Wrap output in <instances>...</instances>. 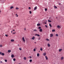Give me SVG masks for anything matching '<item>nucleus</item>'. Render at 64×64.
<instances>
[{
  "mask_svg": "<svg viewBox=\"0 0 64 64\" xmlns=\"http://www.w3.org/2000/svg\"><path fill=\"white\" fill-rule=\"evenodd\" d=\"M1 62V63H2V62L1 61V62Z\"/></svg>",
  "mask_w": 64,
  "mask_h": 64,
  "instance_id": "49",
  "label": "nucleus"
},
{
  "mask_svg": "<svg viewBox=\"0 0 64 64\" xmlns=\"http://www.w3.org/2000/svg\"><path fill=\"white\" fill-rule=\"evenodd\" d=\"M46 24L47 23H46V22H45L44 23L45 24Z\"/></svg>",
  "mask_w": 64,
  "mask_h": 64,
  "instance_id": "44",
  "label": "nucleus"
},
{
  "mask_svg": "<svg viewBox=\"0 0 64 64\" xmlns=\"http://www.w3.org/2000/svg\"><path fill=\"white\" fill-rule=\"evenodd\" d=\"M13 31H15V30H13Z\"/></svg>",
  "mask_w": 64,
  "mask_h": 64,
  "instance_id": "46",
  "label": "nucleus"
},
{
  "mask_svg": "<svg viewBox=\"0 0 64 64\" xmlns=\"http://www.w3.org/2000/svg\"><path fill=\"white\" fill-rule=\"evenodd\" d=\"M13 34H15V33H14V32H13Z\"/></svg>",
  "mask_w": 64,
  "mask_h": 64,
  "instance_id": "45",
  "label": "nucleus"
},
{
  "mask_svg": "<svg viewBox=\"0 0 64 64\" xmlns=\"http://www.w3.org/2000/svg\"><path fill=\"white\" fill-rule=\"evenodd\" d=\"M4 0H0L1 2H3Z\"/></svg>",
  "mask_w": 64,
  "mask_h": 64,
  "instance_id": "37",
  "label": "nucleus"
},
{
  "mask_svg": "<svg viewBox=\"0 0 64 64\" xmlns=\"http://www.w3.org/2000/svg\"><path fill=\"white\" fill-rule=\"evenodd\" d=\"M47 10V8H45V11H46Z\"/></svg>",
  "mask_w": 64,
  "mask_h": 64,
  "instance_id": "38",
  "label": "nucleus"
},
{
  "mask_svg": "<svg viewBox=\"0 0 64 64\" xmlns=\"http://www.w3.org/2000/svg\"><path fill=\"white\" fill-rule=\"evenodd\" d=\"M48 21L49 22H52L50 20H48Z\"/></svg>",
  "mask_w": 64,
  "mask_h": 64,
  "instance_id": "28",
  "label": "nucleus"
},
{
  "mask_svg": "<svg viewBox=\"0 0 64 64\" xmlns=\"http://www.w3.org/2000/svg\"><path fill=\"white\" fill-rule=\"evenodd\" d=\"M22 40L24 42H25V38H24V37H22Z\"/></svg>",
  "mask_w": 64,
  "mask_h": 64,
  "instance_id": "2",
  "label": "nucleus"
},
{
  "mask_svg": "<svg viewBox=\"0 0 64 64\" xmlns=\"http://www.w3.org/2000/svg\"><path fill=\"white\" fill-rule=\"evenodd\" d=\"M40 51H42L43 50V49H42V48H41L40 49Z\"/></svg>",
  "mask_w": 64,
  "mask_h": 64,
  "instance_id": "34",
  "label": "nucleus"
},
{
  "mask_svg": "<svg viewBox=\"0 0 64 64\" xmlns=\"http://www.w3.org/2000/svg\"><path fill=\"white\" fill-rule=\"evenodd\" d=\"M13 6H12L10 8V9H13Z\"/></svg>",
  "mask_w": 64,
  "mask_h": 64,
  "instance_id": "22",
  "label": "nucleus"
},
{
  "mask_svg": "<svg viewBox=\"0 0 64 64\" xmlns=\"http://www.w3.org/2000/svg\"><path fill=\"white\" fill-rule=\"evenodd\" d=\"M37 26H40V24H37Z\"/></svg>",
  "mask_w": 64,
  "mask_h": 64,
  "instance_id": "24",
  "label": "nucleus"
},
{
  "mask_svg": "<svg viewBox=\"0 0 64 64\" xmlns=\"http://www.w3.org/2000/svg\"><path fill=\"white\" fill-rule=\"evenodd\" d=\"M18 46H19V44H18Z\"/></svg>",
  "mask_w": 64,
  "mask_h": 64,
  "instance_id": "50",
  "label": "nucleus"
},
{
  "mask_svg": "<svg viewBox=\"0 0 64 64\" xmlns=\"http://www.w3.org/2000/svg\"><path fill=\"white\" fill-rule=\"evenodd\" d=\"M2 46H2V45H1L0 46V47H2Z\"/></svg>",
  "mask_w": 64,
  "mask_h": 64,
  "instance_id": "30",
  "label": "nucleus"
},
{
  "mask_svg": "<svg viewBox=\"0 0 64 64\" xmlns=\"http://www.w3.org/2000/svg\"><path fill=\"white\" fill-rule=\"evenodd\" d=\"M41 27L40 26H39L38 27V29H41Z\"/></svg>",
  "mask_w": 64,
  "mask_h": 64,
  "instance_id": "35",
  "label": "nucleus"
},
{
  "mask_svg": "<svg viewBox=\"0 0 64 64\" xmlns=\"http://www.w3.org/2000/svg\"><path fill=\"white\" fill-rule=\"evenodd\" d=\"M2 58V59H3V58Z\"/></svg>",
  "mask_w": 64,
  "mask_h": 64,
  "instance_id": "54",
  "label": "nucleus"
},
{
  "mask_svg": "<svg viewBox=\"0 0 64 64\" xmlns=\"http://www.w3.org/2000/svg\"><path fill=\"white\" fill-rule=\"evenodd\" d=\"M30 58H32V57L31 56H30Z\"/></svg>",
  "mask_w": 64,
  "mask_h": 64,
  "instance_id": "43",
  "label": "nucleus"
},
{
  "mask_svg": "<svg viewBox=\"0 0 64 64\" xmlns=\"http://www.w3.org/2000/svg\"><path fill=\"white\" fill-rule=\"evenodd\" d=\"M39 52H40V51H39Z\"/></svg>",
  "mask_w": 64,
  "mask_h": 64,
  "instance_id": "57",
  "label": "nucleus"
},
{
  "mask_svg": "<svg viewBox=\"0 0 64 64\" xmlns=\"http://www.w3.org/2000/svg\"><path fill=\"white\" fill-rule=\"evenodd\" d=\"M49 26H50V27H52V26L51 25V24H50Z\"/></svg>",
  "mask_w": 64,
  "mask_h": 64,
  "instance_id": "23",
  "label": "nucleus"
},
{
  "mask_svg": "<svg viewBox=\"0 0 64 64\" xmlns=\"http://www.w3.org/2000/svg\"><path fill=\"white\" fill-rule=\"evenodd\" d=\"M19 49L20 50H22V48H19Z\"/></svg>",
  "mask_w": 64,
  "mask_h": 64,
  "instance_id": "31",
  "label": "nucleus"
},
{
  "mask_svg": "<svg viewBox=\"0 0 64 64\" xmlns=\"http://www.w3.org/2000/svg\"><path fill=\"white\" fill-rule=\"evenodd\" d=\"M19 8H18L16 7V10H18L19 9Z\"/></svg>",
  "mask_w": 64,
  "mask_h": 64,
  "instance_id": "26",
  "label": "nucleus"
},
{
  "mask_svg": "<svg viewBox=\"0 0 64 64\" xmlns=\"http://www.w3.org/2000/svg\"><path fill=\"white\" fill-rule=\"evenodd\" d=\"M63 59H64V58L63 57H62L61 58V60H63Z\"/></svg>",
  "mask_w": 64,
  "mask_h": 64,
  "instance_id": "18",
  "label": "nucleus"
},
{
  "mask_svg": "<svg viewBox=\"0 0 64 64\" xmlns=\"http://www.w3.org/2000/svg\"><path fill=\"white\" fill-rule=\"evenodd\" d=\"M11 42H14V40L12 39L11 40Z\"/></svg>",
  "mask_w": 64,
  "mask_h": 64,
  "instance_id": "12",
  "label": "nucleus"
},
{
  "mask_svg": "<svg viewBox=\"0 0 64 64\" xmlns=\"http://www.w3.org/2000/svg\"><path fill=\"white\" fill-rule=\"evenodd\" d=\"M62 50V49H60L59 50V52H61Z\"/></svg>",
  "mask_w": 64,
  "mask_h": 64,
  "instance_id": "9",
  "label": "nucleus"
},
{
  "mask_svg": "<svg viewBox=\"0 0 64 64\" xmlns=\"http://www.w3.org/2000/svg\"><path fill=\"white\" fill-rule=\"evenodd\" d=\"M11 33H12V32H12V31H11Z\"/></svg>",
  "mask_w": 64,
  "mask_h": 64,
  "instance_id": "51",
  "label": "nucleus"
},
{
  "mask_svg": "<svg viewBox=\"0 0 64 64\" xmlns=\"http://www.w3.org/2000/svg\"><path fill=\"white\" fill-rule=\"evenodd\" d=\"M55 29L52 30V32H55Z\"/></svg>",
  "mask_w": 64,
  "mask_h": 64,
  "instance_id": "19",
  "label": "nucleus"
},
{
  "mask_svg": "<svg viewBox=\"0 0 64 64\" xmlns=\"http://www.w3.org/2000/svg\"><path fill=\"white\" fill-rule=\"evenodd\" d=\"M32 59L30 60V62H32Z\"/></svg>",
  "mask_w": 64,
  "mask_h": 64,
  "instance_id": "25",
  "label": "nucleus"
},
{
  "mask_svg": "<svg viewBox=\"0 0 64 64\" xmlns=\"http://www.w3.org/2000/svg\"><path fill=\"white\" fill-rule=\"evenodd\" d=\"M0 12H1V11L0 10Z\"/></svg>",
  "mask_w": 64,
  "mask_h": 64,
  "instance_id": "56",
  "label": "nucleus"
},
{
  "mask_svg": "<svg viewBox=\"0 0 64 64\" xmlns=\"http://www.w3.org/2000/svg\"><path fill=\"white\" fill-rule=\"evenodd\" d=\"M43 55L44 56H46V52H44L43 54Z\"/></svg>",
  "mask_w": 64,
  "mask_h": 64,
  "instance_id": "10",
  "label": "nucleus"
},
{
  "mask_svg": "<svg viewBox=\"0 0 64 64\" xmlns=\"http://www.w3.org/2000/svg\"><path fill=\"white\" fill-rule=\"evenodd\" d=\"M28 9H31V8L30 7H29L28 8Z\"/></svg>",
  "mask_w": 64,
  "mask_h": 64,
  "instance_id": "41",
  "label": "nucleus"
},
{
  "mask_svg": "<svg viewBox=\"0 0 64 64\" xmlns=\"http://www.w3.org/2000/svg\"><path fill=\"white\" fill-rule=\"evenodd\" d=\"M35 36H33L32 38V40H34V39H35Z\"/></svg>",
  "mask_w": 64,
  "mask_h": 64,
  "instance_id": "4",
  "label": "nucleus"
},
{
  "mask_svg": "<svg viewBox=\"0 0 64 64\" xmlns=\"http://www.w3.org/2000/svg\"><path fill=\"white\" fill-rule=\"evenodd\" d=\"M39 31L40 32H42V29H40Z\"/></svg>",
  "mask_w": 64,
  "mask_h": 64,
  "instance_id": "6",
  "label": "nucleus"
},
{
  "mask_svg": "<svg viewBox=\"0 0 64 64\" xmlns=\"http://www.w3.org/2000/svg\"><path fill=\"white\" fill-rule=\"evenodd\" d=\"M0 55H2V56H4V55H5V54H4V53H2L1 52H0Z\"/></svg>",
  "mask_w": 64,
  "mask_h": 64,
  "instance_id": "1",
  "label": "nucleus"
},
{
  "mask_svg": "<svg viewBox=\"0 0 64 64\" xmlns=\"http://www.w3.org/2000/svg\"><path fill=\"white\" fill-rule=\"evenodd\" d=\"M24 60H26V57H24Z\"/></svg>",
  "mask_w": 64,
  "mask_h": 64,
  "instance_id": "21",
  "label": "nucleus"
},
{
  "mask_svg": "<svg viewBox=\"0 0 64 64\" xmlns=\"http://www.w3.org/2000/svg\"><path fill=\"white\" fill-rule=\"evenodd\" d=\"M57 27L58 28H60V26H57Z\"/></svg>",
  "mask_w": 64,
  "mask_h": 64,
  "instance_id": "16",
  "label": "nucleus"
},
{
  "mask_svg": "<svg viewBox=\"0 0 64 64\" xmlns=\"http://www.w3.org/2000/svg\"><path fill=\"white\" fill-rule=\"evenodd\" d=\"M45 58L46 60H48V58H47V56H45Z\"/></svg>",
  "mask_w": 64,
  "mask_h": 64,
  "instance_id": "13",
  "label": "nucleus"
},
{
  "mask_svg": "<svg viewBox=\"0 0 64 64\" xmlns=\"http://www.w3.org/2000/svg\"><path fill=\"white\" fill-rule=\"evenodd\" d=\"M37 6H36L34 8V10H36L37 9Z\"/></svg>",
  "mask_w": 64,
  "mask_h": 64,
  "instance_id": "5",
  "label": "nucleus"
},
{
  "mask_svg": "<svg viewBox=\"0 0 64 64\" xmlns=\"http://www.w3.org/2000/svg\"><path fill=\"white\" fill-rule=\"evenodd\" d=\"M14 57V55L13 54H12L11 55V57L12 58H13Z\"/></svg>",
  "mask_w": 64,
  "mask_h": 64,
  "instance_id": "8",
  "label": "nucleus"
},
{
  "mask_svg": "<svg viewBox=\"0 0 64 64\" xmlns=\"http://www.w3.org/2000/svg\"><path fill=\"white\" fill-rule=\"evenodd\" d=\"M13 61H15L16 60V59H15V58H14L13 59Z\"/></svg>",
  "mask_w": 64,
  "mask_h": 64,
  "instance_id": "29",
  "label": "nucleus"
},
{
  "mask_svg": "<svg viewBox=\"0 0 64 64\" xmlns=\"http://www.w3.org/2000/svg\"><path fill=\"white\" fill-rule=\"evenodd\" d=\"M48 47H50V44H48Z\"/></svg>",
  "mask_w": 64,
  "mask_h": 64,
  "instance_id": "15",
  "label": "nucleus"
},
{
  "mask_svg": "<svg viewBox=\"0 0 64 64\" xmlns=\"http://www.w3.org/2000/svg\"><path fill=\"white\" fill-rule=\"evenodd\" d=\"M5 61L6 62H7V60H5Z\"/></svg>",
  "mask_w": 64,
  "mask_h": 64,
  "instance_id": "32",
  "label": "nucleus"
},
{
  "mask_svg": "<svg viewBox=\"0 0 64 64\" xmlns=\"http://www.w3.org/2000/svg\"><path fill=\"white\" fill-rule=\"evenodd\" d=\"M46 41H49V39L48 38L46 39Z\"/></svg>",
  "mask_w": 64,
  "mask_h": 64,
  "instance_id": "14",
  "label": "nucleus"
},
{
  "mask_svg": "<svg viewBox=\"0 0 64 64\" xmlns=\"http://www.w3.org/2000/svg\"><path fill=\"white\" fill-rule=\"evenodd\" d=\"M36 43V42H35V43Z\"/></svg>",
  "mask_w": 64,
  "mask_h": 64,
  "instance_id": "53",
  "label": "nucleus"
},
{
  "mask_svg": "<svg viewBox=\"0 0 64 64\" xmlns=\"http://www.w3.org/2000/svg\"><path fill=\"white\" fill-rule=\"evenodd\" d=\"M53 36V34H50V37H52Z\"/></svg>",
  "mask_w": 64,
  "mask_h": 64,
  "instance_id": "3",
  "label": "nucleus"
},
{
  "mask_svg": "<svg viewBox=\"0 0 64 64\" xmlns=\"http://www.w3.org/2000/svg\"><path fill=\"white\" fill-rule=\"evenodd\" d=\"M34 32H36L37 31V30H34Z\"/></svg>",
  "mask_w": 64,
  "mask_h": 64,
  "instance_id": "20",
  "label": "nucleus"
},
{
  "mask_svg": "<svg viewBox=\"0 0 64 64\" xmlns=\"http://www.w3.org/2000/svg\"><path fill=\"white\" fill-rule=\"evenodd\" d=\"M35 35H36V36H40V35L39 34H36Z\"/></svg>",
  "mask_w": 64,
  "mask_h": 64,
  "instance_id": "7",
  "label": "nucleus"
},
{
  "mask_svg": "<svg viewBox=\"0 0 64 64\" xmlns=\"http://www.w3.org/2000/svg\"><path fill=\"white\" fill-rule=\"evenodd\" d=\"M16 15H17V14H16Z\"/></svg>",
  "mask_w": 64,
  "mask_h": 64,
  "instance_id": "52",
  "label": "nucleus"
},
{
  "mask_svg": "<svg viewBox=\"0 0 64 64\" xmlns=\"http://www.w3.org/2000/svg\"><path fill=\"white\" fill-rule=\"evenodd\" d=\"M40 54H39V53H38L37 54V56H38V57H39V56H40Z\"/></svg>",
  "mask_w": 64,
  "mask_h": 64,
  "instance_id": "17",
  "label": "nucleus"
},
{
  "mask_svg": "<svg viewBox=\"0 0 64 64\" xmlns=\"http://www.w3.org/2000/svg\"><path fill=\"white\" fill-rule=\"evenodd\" d=\"M34 51H36V49L35 48H34Z\"/></svg>",
  "mask_w": 64,
  "mask_h": 64,
  "instance_id": "33",
  "label": "nucleus"
},
{
  "mask_svg": "<svg viewBox=\"0 0 64 64\" xmlns=\"http://www.w3.org/2000/svg\"><path fill=\"white\" fill-rule=\"evenodd\" d=\"M54 8H56V9H57V6H54Z\"/></svg>",
  "mask_w": 64,
  "mask_h": 64,
  "instance_id": "27",
  "label": "nucleus"
},
{
  "mask_svg": "<svg viewBox=\"0 0 64 64\" xmlns=\"http://www.w3.org/2000/svg\"><path fill=\"white\" fill-rule=\"evenodd\" d=\"M56 36H58V34H56Z\"/></svg>",
  "mask_w": 64,
  "mask_h": 64,
  "instance_id": "36",
  "label": "nucleus"
},
{
  "mask_svg": "<svg viewBox=\"0 0 64 64\" xmlns=\"http://www.w3.org/2000/svg\"><path fill=\"white\" fill-rule=\"evenodd\" d=\"M45 26L46 27V28H48V26H47L46 25H45Z\"/></svg>",
  "mask_w": 64,
  "mask_h": 64,
  "instance_id": "40",
  "label": "nucleus"
},
{
  "mask_svg": "<svg viewBox=\"0 0 64 64\" xmlns=\"http://www.w3.org/2000/svg\"><path fill=\"white\" fill-rule=\"evenodd\" d=\"M5 36H6V37L8 36V35H7L6 34Z\"/></svg>",
  "mask_w": 64,
  "mask_h": 64,
  "instance_id": "42",
  "label": "nucleus"
},
{
  "mask_svg": "<svg viewBox=\"0 0 64 64\" xmlns=\"http://www.w3.org/2000/svg\"><path fill=\"white\" fill-rule=\"evenodd\" d=\"M24 30H26V28H24Z\"/></svg>",
  "mask_w": 64,
  "mask_h": 64,
  "instance_id": "48",
  "label": "nucleus"
},
{
  "mask_svg": "<svg viewBox=\"0 0 64 64\" xmlns=\"http://www.w3.org/2000/svg\"><path fill=\"white\" fill-rule=\"evenodd\" d=\"M29 12H30V14H31V11H29Z\"/></svg>",
  "mask_w": 64,
  "mask_h": 64,
  "instance_id": "39",
  "label": "nucleus"
},
{
  "mask_svg": "<svg viewBox=\"0 0 64 64\" xmlns=\"http://www.w3.org/2000/svg\"><path fill=\"white\" fill-rule=\"evenodd\" d=\"M8 53H10L11 52V50H8Z\"/></svg>",
  "mask_w": 64,
  "mask_h": 64,
  "instance_id": "11",
  "label": "nucleus"
},
{
  "mask_svg": "<svg viewBox=\"0 0 64 64\" xmlns=\"http://www.w3.org/2000/svg\"><path fill=\"white\" fill-rule=\"evenodd\" d=\"M19 64H21L20 63H19Z\"/></svg>",
  "mask_w": 64,
  "mask_h": 64,
  "instance_id": "55",
  "label": "nucleus"
},
{
  "mask_svg": "<svg viewBox=\"0 0 64 64\" xmlns=\"http://www.w3.org/2000/svg\"><path fill=\"white\" fill-rule=\"evenodd\" d=\"M18 15H17L16 16L17 17H18Z\"/></svg>",
  "mask_w": 64,
  "mask_h": 64,
  "instance_id": "47",
  "label": "nucleus"
}]
</instances>
